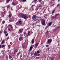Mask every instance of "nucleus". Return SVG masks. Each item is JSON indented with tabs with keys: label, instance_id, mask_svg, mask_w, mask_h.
Masks as SVG:
<instances>
[{
	"label": "nucleus",
	"instance_id": "22",
	"mask_svg": "<svg viewBox=\"0 0 60 60\" xmlns=\"http://www.w3.org/2000/svg\"><path fill=\"white\" fill-rule=\"evenodd\" d=\"M37 55V53H36V52H35V53L34 54V55Z\"/></svg>",
	"mask_w": 60,
	"mask_h": 60
},
{
	"label": "nucleus",
	"instance_id": "31",
	"mask_svg": "<svg viewBox=\"0 0 60 60\" xmlns=\"http://www.w3.org/2000/svg\"><path fill=\"white\" fill-rule=\"evenodd\" d=\"M46 33L47 34H49V31L48 30L46 32Z\"/></svg>",
	"mask_w": 60,
	"mask_h": 60
},
{
	"label": "nucleus",
	"instance_id": "63",
	"mask_svg": "<svg viewBox=\"0 0 60 60\" xmlns=\"http://www.w3.org/2000/svg\"><path fill=\"white\" fill-rule=\"evenodd\" d=\"M23 38H22V40H23Z\"/></svg>",
	"mask_w": 60,
	"mask_h": 60
},
{
	"label": "nucleus",
	"instance_id": "41",
	"mask_svg": "<svg viewBox=\"0 0 60 60\" xmlns=\"http://www.w3.org/2000/svg\"><path fill=\"white\" fill-rule=\"evenodd\" d=\"M40 57H37L36 58V59H38V58H39Z\"/></svg>",
	"mask_w": 60,
	"mask_h": 60
},
{
	"label": "nucleus",
	"instance_id": "33",
	"mask_svg": "<svg viewBox=\"0 0 60 60\" xmlns=\"http://www.w3.org/2000/svg\"><path fill=\"white\" fill-rule=\"evenodd\" d=\"M26 0H23L22 1V2H26Z\"/></svg>",
	"mask_w": 60,
	"mask_h": 60
},
{
	"label": "nucleus",
	"instance_id": "30",
	"mask_svg": "<svg viewBox=\"0 0 60 60\" xmlns=\"http://www.w3.org/2000/svg\"><path fill=\"white\" fill-rule=\"evenodd\" d=\"M59 15V14H56V15H55V16H58V15Z\"/></svg>",
	"mask_w": 60,
	"mask_h": 60
},
{
	"label": "nucleus",
	"instance_id": "57",
	"mask_svg": "<svg viewBox=\"0 0 60 60\" xmlns=\"http://www.w3.org/2000/svg\"><path fill=\"white\" fill-rule=\"evenodd\" d=\"M36 1V0H34V2H35Z\"/></svg>",
	"mask_w": 60,
	"mask_h": 60
},
{
	"label": "nucleus",
	"instance_id": "62",
	"mask_svg": "<svg viewBox=\"0 0 60 60\" xmlns=\"http://www.w3.org/2000/svg\"><path fill=\"white\" fill-rule=\"evenodd\" d=\"M13 60V59L12 58L11 60Z\"/></svg>",
	"mask_w": 60,
	"mask_h": 60
},
{
	"label": "nucleus",
	"instance_id": "42",
	"mask_svg": "<svg viewBox=\"0 0 60 60\" xmlns=\"http://www.w3.org/2000/svg\"><path fill=\"white\" fill-rule=\"evenodd\" d=\"M49 45H46V47H49Z\"/></svg>",
	"mask_w": 60,
	"mask_h": 60
},
{
	"label": "nucleus",
	"instance_id": "38",
	"mask_svg": "<svg viewBox=\"0 0 60 60\" xmlns=\"http://www.w3.org/2000/svg\"><path fill=\"white\" fill-rule=\"evenodd\" d=\"M41 4H44V2H42L41 3Z\"/></svg>",
	"mask_w": 60,
	"mask_h": 60
},
{
	"label": "nucleus",
	"instance_id": "6",
	"mask_svg": "<svg viewBox=\"0 0 60 60\" xmlns=\"http://www.w3.org/2000/svg\"><path fill=\"white\" fill-rule=\"evenodd\" d=\"M17 23H18V25H19V26H21V23H22V21L20 20H19L17 22Z\"/></svg>",
	"mask_w": 60,
	"mask_h": 60
},
{
	"label": "nucleus",
	"instance_id": "13",
	"mask_svg": "<svg viewBox=\"0 0 60 60\" xmlns=\"http://www.w3.org/2000/svg\"><path fill=\"white\" fill-rule=\"evenodd\" d=\"M54 58H55V57H52L51 58V60H53L54 59Z\"/></svg>",
	"mask_w": 60,
	"mask_h": 60
},
{
	"label": "nucleus",
	"instance_id": "37",
	"mask_svg": "<svg viewBox=\"0 0 60 60\" xmlns=\"http://www.w3.org/2000/svg\"><path fill=\"white\" fill-rule=\"evenodd\" d=\"M2 48V45H0V49Z\"/></svg>",
	"mask_w": 60,
	"mask_h": 60
},
{
	"label": "nucleus",
	"instance_id": "28",
	"mask_svg": "<svg viewBox=\"0 0 60 60\" xmlns=\"http://www.w3.org/2000/svg\"><path fill=\"white\" fill-rule=\"evenodd\" d=\"M56 30V29H54L53 30V32H55Z\"/></svg>",
	"mask_w": 60,
	"mask_h": 60
},
{
	"label": "nucleus",
	"instance_id": "40",
	"mask_svg": "<svg viewBox=\"0 0 60 60\" xmlns=\"http://www.w3.org/2000/svg\"><path fill=\"white\" fill-rule=\"evenodd\" d=\"M34 23H33L32 24V26H34Z\"/></svg>",
	"mask_w": 60,
	"mask_h": 60
},
{
	"label": "nucleus",
	"instance_id": "19",
	"mask_svg": "<svg viewBox=\"0 0 60 60\" xmlns=\"http://www.w3.org/2000/svg\"><path fill=\"white\" fill-rule=\"evenodd\" d=\"M3 32L5 34L7 33V31L6 30H4Z\"/></svg>",
	"mask_w": 60,
	"mask_h": 60
},
{
	"label": "nucleus",
	"instance_id": "16",
	"mask_svg": "<svg viewBox=\"0 0 60 60\" xmlns=\"http://www.w3.org/2000/svg\"><path fill=\"white\" fill-rule=\"evenodd\" d=\"M5 45H3L2 46L1 45V48H4V47H5Z\"/></svg>",
	"mask_w": 60,
	"mask_h": 60
},
{
	"label": "nucleus",
	"instance_id": "50",
	"mask_svg": "<svg viewBox=\"0 0 60 60\" xmlns=\"http://www.w3.org/2000/svg\"><path fill=\"white\" fill-rule=\"evenodd\" d=\"M8 26H11V24H9V25Z\"/></svg>",
	"mask_w": 60,
	"mask_h": 60
},
{
	"label": "nucleus",
	"instance_id": "15",
	"mask_svg": "<svg viewBox=\"0 0 60 60\" xmlns=\"http://www.w3.org/2000/svg\"><path fill=\"white\" fill-rule=\"evenodd\" d=\"M55 9H54V10H53L52 12V14L53 13H54V12H55Z\"/></svg>",
	"mask_w": 60,
	"mask_h": 60
},
{
	"label": "nucleus",
	"instance_id": "53",
	"mask_svg": "<svg viewBox=\"0 0 60 60\" xmlns=\"http://www.w3.org/2000/svg\"><path fill=\"white\" fill-rule=\"evenodd\" d=\"M19 54H20V52H19L18 54V55H19Z\"/></svg>",
	"mask_w": 60,
	"mask_h": 60
},
{
	"label": "nucleus",
	"instance_id": "24",
	"mask_svg": "<svg viewBox=\"0 0 60 60\" xmlns=\"http://www.w3.org/2000/svg\"><path fill=\"white\" fill-rule=\"evenodd\" d=\"M39 8H40V7H42V6L41 4H39Z\"/></svg>",
	"mask_w": 60,
	"mask_h": 60
},
{
	"label": "nucleus",
	"instance_id": "14",
	"mask_svg": "<svg viewBox=\"0 0 60 60\" xmlns=\"http://www.w3.org/2000/svg\"><path fill=\"white\" fill-rule=\"evenodd\" d=\"M19 41H21V40H22V37H20L19 39Z\"/></svg>",
	"mask_w": 60,
	"mask_h": 60
},
{
	"label": "nucleus",
	"instance_id": "4",
	"mask_svg": "<svg viewBox=\"0 0 60 60\" xmlns=\"http://www.w3.org/2000/svg\"><path fill=\"white\" fill-rule=\"evenodd\" d=\"M52 39H48L47 41V43H48V44L51 43V42H52Z\"/></svg>",
	"mask_w": 60,
	"mask_h": 60
},
{
	"label": "nucleus",
	"instance_id": "61",
	"mask_svg": "<svg viewBox=\"0 0 60 60\" xmlns=\"http://www.w3.org/2000/svg\"><path fill=\"white\" fill-rule=\"evenodd\" d=\"M14 56H15V54H14Z\"/></svg>",
	"mask_w": 60,
	"mask_h": 60
},
{
	"label": "nucleus",
	"instance_id": "17",
	"mask_svg": "<svg viewBox=\"0 0 60 60\" xmlns=\"http://www.w3.org/2000/svg\"><path fill=\"white\" fill-rule=\"evenodd\" d=\"M10 1V0H7L6 1V3L8 4Z\"/></svg>",
	"mask_w": 60,
	"mask_h": 60
},
{
	"label": "nucleus",
	"instance_id": "20",
	"mask_svg": "<svg viewBox=\"0 0 60 60\" xmlns=\"http://www.w3.org/2000/svg\"><path fill=\"white\" fill-rule=\"evenodd\" d=\"M4 40H3L2 41L1 44H4Z\"/></svg>",
	"mask_w": 60,
	"mask_h": 60
},
{
	"label": "nucleus",
	"instance_id": "47",
	"mask_svg": "<svg viewBox=\"0 0 60 60\" xmlns=\"http://www.w3.org/2000/svg\"><path fill=\"white\" fill-rule=\"evenodd\" d=\"M45 16H47V14H45Z\"/></svg>",
	"mask_w": 60,
	"mask_h": 60
},
{
	"label": "nucleus",
	"instance_id": "43",
	"mask_svg": "<svg viewBox=\"0 0 60 60\" xmlns=\"http://www.w3.org/2000/svg\"><path fill=\"white\" fill-rule=\"evenodd\" d=\"M5 35L6 36H8V34H6Z\"/></svg>",
	"mask_w": 60,
	"mask_h": 60
},
{
	"label": "nucleus",
	"instance_id": "11",
	"mask_svg": "<svg viewBox=\"0 0 60 60\" xmlns=\"http://www.w3.org/2000/svg\"><path fill=\"white\" fill-rule=\"evenodd\" d=\"M12 4L13 5H16V4L15 2H13Z\"/></svg>",
	"mask_w": 60,
	"mask_h": 60
},
{
	"label": "nucleus",
	"instance_id": "45",
	"mask_svg": "<svg viewBox=\"0 0 60 60\" xmlns=\"http://www.w3.org/2000/svg\"><path fill=\"white\" fill-rule=\"evenodd\" d=\"M24 34V35H26V33L24 32L23 33Z\"/></svg>",
	"mask_w": 60,
	"mask_h": 60
},
{
	"label": "nucleus",
	"instance_id": "59",
	"mask_svg": "<svg viewBox=\"0 0 60 60\" xmlns=\"http://www.w3.org/2000/svg\"><path fill=\"white\" fill-rule=\"evenodd\" d=\"M12 26L11 25V28H12Z\"/></svg>",
	"mask_w": 60,
	"mask_h": 60
},
{
	"label": "nucleus",
	"instance_id": "64",
	"mask_svg": "<svg viewBox=\"0 0 60 60\" xmlns=\"http://www.w3.org/2000/svg\"><path fill=\"white\" fill-rule=\"evenodd\" d=\"M59 57H60V54L59 55Z\"/></svg>",
	"mask_w": 60,
	"mask_h": 60
},
{
	"label": "nucleus",
	"instance_id": "3",
	"mask_svg": "<svg viewBox=\"0 0 60 60\" xmlns=\"http://www.w3.org/2000/svg\"><path fill=\"white\" fill-rule=\"evenodd\" d=\"M23 30H24V28H21L19 30L18 33H21L23 32Z\"/></svg>",
	"mask_w": 60,
	"mask_h": 60
},
{
	"label": "nucleus",
	"instance_id": "44",
	"mask_svg": "<svg viewBox=\"0 0 60 60\" xmlns=\"http://www.w3.org/2000/svg\"><path fill=\"white\" fill-rule=\"evenodd\" d=\"M12 21L11 20H9V21L10 22H12Z\"/></svg>",
	"mask_w": 60,
	"mask_h": 60
},
{
	"label": "nucleus",
	"instance_id": "46",
	"mask_svg": "<svg viewBox=\"0 0 60 60\" xmlns=\"http://www.w3.org/2000/svg\"><path fill=\"white\" fill-rule=\"evenodd\" d=\"M30 31H28V34H30Z\"/></svg>",
	"mask_w": 60,
	"mask_h": 60
},
{
	"label": "nucleus",
	"instance_id": "58",
	"mask_svg": "<svg viewBox=\"0 0 60 60\" xmlns=\"http://www.w3.org/2000/svg\"><path fill=\"white\" fill-rule=\"evenodd\" d=\"M15 52H14V53H13V54H15Z\"/></svg>",
	"mask_w": 60,
	"mask_h": 60
},
{
	"label": "nucleus",
	"instance_id": "54",
	"mask_svg": "<svg viewBox=\"0 0 60 60\" xmlns=\"http://www.w3.org/2000/svg\"><path fill=\"white\" fill-rule=\"evenodd\" d=\"M45 12V10H44V11L43 12V13H44V12Z\"/></svg>",
	"mask_w": 60,
	"mask_h": 60
},
{
	"label": "nucleus",
	"instance_id": "26",
	"mask_svg": "<svg viewBox=\"0 0 60 60\" xmlns=\"http://www.w3.org/2000/svg\"><path fill=\"white\" fill-rule=\"evenodd\" d=\"M59 6H60V5L59 4H58L57 5V7H58Z\"/></svg>",
	"mask_w": 60,
	"mask_h": 60
},
{
	"label": "nucleus",
	"instance_id": "56",
	"mask_svg": "<svg viewBox=\"0 0 60 60\" xmlns=\"http://www.w3.org/2000/svg\"><path fill=\"white\" fill-rule=\"evenodd\" d=\"M43 44V43H42V42L41 43V44Z\"/></svg>",
	"mask_w": 60,
	"mask_h": 60
},
{
	"label": "nucleus",
	"instance_id": "29",
	"mask_svg": "<svg viewBox=\"0 0 60 60\" xmlns=\"http://www.w3.org/2000/svg\"><path fill=\"white\" fill-rule=\"evenodd\" d=\"M5 23V21H4L2 22V24H4Z\"/></svg>",
	"mask_w": 60,
	"mask_h": 60
},
{
	"label": "nucleus",
	"instance_id": "10",
	"mask_svg": "<svg viewBox=\"0 0 60 60\" xmlns=\"http://www.w3.org/2000/svg\"><path fill=\"white\" fill-rule=\"evenodd\" d=\"M34 39L33 38L32 39V41H31V43H32L33 44L34 43Z\"/></svg>",
	"mask_w": 60,
	"mask_h": 60
},
{
	"label": "nucleus",
	"instance_id": "7",
	"mask_svg": "<svg viewBox=\"0 0 60 60\" xmlns=\"http://www.w3.org/2000/svg\"><path fill=\"white\" fill-rule=\"evenodd\" d=\"M57 17L56 16H53L52 17V19H56Z\"/></svg>",
	"mask_w": 60,
	"mask_h": 60
},
{
	"label": "nucleus",
	"instance_id": "2",
	"mask_svg": "<svg viewBox=\"0 0 60 60\" xmlns=\"http://www.w3.org/2000/svg\"><path fill=\"white\" fill-rule=\"evenodd\" d=\"M41 23L43 25H45V20L44 19H42L41 20Z\"/></svg>",
	"mask_w": 60,
	"mask_h": 60
},
{
	"label": "nucleus",
	"instance_id": "32",
	"mask_svg": "<svg viewBox=\"0 0 60 60\" xmlns=\"http://www.w3.org/2000/svg\"><path fill=\"white\" fill-rule=\"evenodd\" d=\"M41 0H38L39 2H41Z\"/></svg>",
	"mask_w": 60,
	"mask_h": 60
},
{
	"label": "nucleus",
	"instance_id": "18",
	"mask_svg": "<svg viewBox=\"0 0 60 60\" xmlns=\"http://www.w3.org/2000/svg\"><path fill=\"white\" fill-rule=\"evenodd\" d=\"M38 45H39L38 43H36V44L35 45V46H36V47H37V46H38Z\"/></svg>",
	"mask_w": 60,
	"mask_h": 60
},
{
	"label": "nucleus",
	"instance_id": "12",
	"mask_svg": "<svg viewBox=\"0 0 60 60\" xmlns=\"http://www.w3.org/2000/svg\"><path fill=\"white\" fill-rule=\"evenodd\" d=\"M8 16L9 18H11L12 16V14H10L8 15Z\"/></svg>",
	"mask_w": 60,
	"mask_h": 60
},
{
	"label": "nucleus",
	"instance_id": "34",
	"mask_svg": "<svg viewBox=\"0 0 60 60\" xmlns=\"http://www.w3.org/2000/svg\"><path fill=\"white\" fill-rule=\"evenodd\" d=\"M26 0H23L22 1V2H26Z\"/></svg>",
	"mask_w": 60,
	"mask_h": 60
},
{
	"label": "nucleus",
	"instance_id": "60",
	"mask_svg": "<svg viewBox=\"0 0 60 60\" xmlns=\"http://www.w3.org/2000/svg\"><path fill=\"white\" fill-rule=\"evenodd\" d=\"M33 6H34V5H32V7H33Z\"/></svg>",
	"mask_w": 60,
	"mask_h": 60
},
{
	"label": "nucleus",
	"instance_id": "55",
	"mask_svg": "<svg viewBox=\"0 0 60 60\" xmlns=\"http://www.w3.org/2000/svg\"><path fill=\"white\" fill-rule=\"evenodd\" d=\"M8 31H11V30H10V29H8Z\"/></svg>",
	"mask_w": 60,
	"mask_h": 60
},
{
	"label": "nucleus",
	"instance_id": "1",
	"mask_svg": "<svg viewBox=\"0 0 60 60\" xmlns=\"http://www.w3.org/2000/svg\"><path fill=\"white\" fill-rule=\"evenodd\" d=\"M38 18L37 17V16L35 15H34L32 17V19L33 20H34V21H35L38 19Z\"/></svg>",
	"mask_w": 60,
	"mask_h": 60
},
{
	"label": "nucleus",
	"instance_id": "36",
	"mask_svg": "<svg viewBox=\"0 0 60 60\" xmlns=\"http://www.w3.org/2000/svg\"><path fill=\"white\" fill-rule=\"evenodd\" d=\"M36 56H40V54H37Z\"/></svg>",
	"mask_w": 60,
	"mask_h": 60
},
{
	"label": "nucleus",
	"instance_id": "52",
	"mask_svg": "<svg viewBox=\"0 0 60 60\" xmlns=\"http://www.w3.org/2000/svg\"><path fill=\"white\" fill-rule=\"evenodd\" d=\"M47 49H48V50H49V48H48Z\"/></svg>",
	"mask_w": 60,
	"mask_h": 60
},
{
	"label": "nucleus",
	"instance_id": "39",
	"mask_svg": "<svg viewBox=\"0 0 60 60\" xmlns=\"http://www.w3.org/2000/svg\"><path fill=\"white\" fill-rule=\"evenodd\" d=\"M57 28H60V26H57Z\"/></svg>",
	"mask_w": 60,
	"mask_h": 60
},
{
	"label": "nucleus",
	"instance_id": "23",
	"mask_svg": "<svg viewBox=\"0 0 60 60\" xmlns=\"http://www.w3.org/2000/svg\"><path fill=\"white\" fill-rule=\"evenodd\" d=\"M7 8H8H8H9V7H10L11 6H10V5H8L7 6Z\"/></svg>",
	"mask_w": 60,
	"mask_h": 60
},
{
	"label": "nucleus",
	"instance_id": "5",
	"mask_svg": "<svg viewBox=\"0 0 60 60\" xmlns=\"http://www.w3.org/2000/svg\"><path fill=\"white\" fill-rule=\"evenodd\" d=\"M21 17L22 18H23L25 19H26V15H25L24 14L22 15H21Z\"/></svg>",
	"mask_w": 60,
	"mask_h": 60
},
{
	"label": "nucleus",
	"instance_id": "51",
	"mask_svg": "<svg viewBox=\"0 0 60 60\" xmlns=\"http://www.w3.org/2000/svg\"><path fill=\"white\" fill-rule=\"evenodd\" d=\"M23 49H24V47L23 46H22V47Z\"/></svg>",
	"mask_w": 60,
	"mask_h": 60
},
{
	"label": "nucleus",
	"instance_id": "35",
	"mask_svg": "<svg viewBox=\"0 0 60 60\" xmlns=\"http://www.w3.org/2000/svg\"><path fill=\"white\" fill-rule=\"evenodd\" d=\"M9 59H11V56L9 55Z\"/></svg>",
	"mask_w": 60,
	"mask_h": 60
},
{
	"label": "nucleus",
	"instance_id": "49",
	"mask_svg": "<svg viewBox=\"0 0 60 60\" xmlns=\"http://www.w3.org/2000/svg\"><path fill=\"white\" fill-rule=\"evenodd\" d=\"M49 27V26H47L46 27V28H47V27Z\"/></svg>",
	"mask_w": 60,
	"mask_h": 60
},
{
	"label": "nucleus",
	"instance_id": "21",
	"mask_svg": "<svg viewBox=\"0 0 60 60\" xmlns=\"http://www.w3.org/2000/svg\"><path fill=\"white\" fill-rule=\"evenodd\" d=\"M10 46L11 45H8V49H10Z\"/></svg>",
	"mask_w": 60,
	"mask_h": 60
},
{
	"label": "nucleus",
	"instance_id": "25",
	"mask_svg": "<svg viewBox=\"0 0 60 60\" xmlns=\"http://www.w3.org/2000/svg\"><path fill=\"white\" fill-rule=\"evenodd\" d=\"M37 53H38V54H39V53H40V51H37Z\"/></svg>",
	"mask_w": 60,
	"mask_h": 60
},
{
	"label": "nucleus",
	"instance_id": "48",
	"mask_svg": "<svg viewBox=\"0 0 60 60\" xmlns=\"http://www.w3.org/2000/svg\"><path fill=\"white\" fill-rule=\"evenodd\" d=\"M9 37H8L7 38V40H8L9 39Z\"/></svg>",
	"mask_w": 60,
	"mask_h": 60
},
{
	"label": "nucleus",
	"instance_id": "9",
	"mask_svg": "<svg viewBox=\"0 0 60 60\" xmlns=\"http://www.w3.org/2000/svg\"><path fill=\"white\" fill-rule=\"evenodd\" d=\"M52 24V22H51L49 23L48 24V26H51V24Z\"/></svg>",
	"mask_w": 60,
	"mask_h": 60
},
{
	"label": "nucleus",
	"instance_id": "27",
	"mask_svg": "<svg viewBox=\"0 0 60 60\" xmlns=\"http://www.w3.org/2000/svg\"><path fill=\"white\" fill-rule=\"evenodd\" d=\"M14 52H15V53H16V52H17V50H14Z\"/></svg>",
	"mask_w": 60,
	"mask_h": 60
},
{
	"label": "nucleus",
	"instance_id": "8",
	"mask_svg": "<svg viewBox=\"0 0 60 60\" xmlns=\"http://www.w3.org/2000/svg\"><path fill=\"white\" fill-rule=\"evenodd\" d=\"M33 46L31 45L30 47V49H29V51L30 52L31 50H32V49H33Z\"/></svg>",
	"mask_w": 60,
	"mask_h": 60
}]
</instances>
